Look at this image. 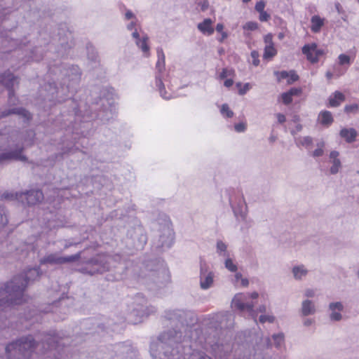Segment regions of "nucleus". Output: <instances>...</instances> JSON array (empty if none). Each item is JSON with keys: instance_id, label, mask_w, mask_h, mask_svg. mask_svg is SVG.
I'll list each match as a JSON object with an SVG mask.
<instances>
[{"instance_id": "nucleus-1", "label": "nucleus", "mask_w": 359, "mask_h": 359, "mask_svg": "<svg viewBox=\"0 0 359 359\" xmlns=\"http://www.w3.org/2000/svg\"><path fill=\"white\" fill-rule=\"evenodd\" d=\"M184 340L182 332L175 329L161 333L156 343L158 359H180V344Z\"/></svg>"}, {"instance_id": "nucleus-2", "label": "nucleus", "mask_w": 359, "mask_h": 359, "mask_svg": "<svg viewBox=\"0 0 359 359\" xmlns=\"http://www.w3.org/2000/svg\"><path fill=\"white\" fill-rule=\"evenodd\" d=\"M113 257L107 254H98L90 258L81 256L78 261L77 271L89 276L102 274L112 268Z\"/></svg>"}, {"instance_id": "nucleus-3", "label": "nucleus", "mask_w": 359, "mask_h": 359, "mask_svg": "<svg viewBox=\"0 0 359 359\" xmlns=\"http://www.w3.org/2000/svg\"><path fill=\"white\" fill-rule=\"evenodd\" d=\"M36 347V341L32 335L22 337L6 346L8 359H29Z\"/></svg>"}, {"instance_id": "nucleus-4", "label": "nucleus", "mask_w": 359, "mask_h": 359, "mask_svg": "<svg viewBox=\"0 0 359 359\" xmlns=\"http://www.w3.org/2000/svg\"><path fill=\"white\" fill-rule=\"evenodd\" d=\"M140 277L145 280L147 285L155 284L158 287L164 283L167 278V271L163 267V263L158 259L147 261L144 263V269H142Z\"/></svg>"}, {"instance_id": "nucleus-5", "label": "nucleus", "mask_w": 359, "mask_h": 359, "mask_svg": "<svg viewBox=\"0 0 359 359\" xmlns=\"http://www.w3.org/2000/svg\"><path fill=\"white\" fill-rule=\"evenodd\" d=\"M23 143L8 145V148L0 153V165L4 166L13 161L27 162L28 158L24 155Z\"/></svg>"}, {"instance_id": "nucleus-6", "label": "nucleus", "mask_w": 359, "mask_h": 359, "mask_svg": "<svg viewBox=\"0 0 359 359\" xmlns=\"http://www.w3.org/2000/svg\"><path fill=\"white\" fill-rule=\"evenodd\" d=\"M165 317L170 321L180 323L182 326L191 327L198 322L196 315L187 310H168L165 311Z\"/></svg>"}, {"instance_id": "nucleus-7", "label": "nucleus", "mask_w": 359, "mask_h": 359, "mask_svg": "<svg viewBox=\"0 0 359 359\" xmlns=\"http://www.w3.org/2000/svg\"><path fill=\"white\" fill-rule=\"evenodd\" d=\"M65 78L62 81V88L66 86L67 90L71 95L76 91V87L81 80V71L77 65H72L62 69Z\"/></svg>"}, {"instance_id": "nucleus-8", "label": "nucleus", "mask_w": 359, "mask_h": 359, "mask_svg": "<svg viewBox=\"0 0 359 359\" xmlns=\"http://www.w3.org/2000/svg\"><path fill=\"white\" fill-rule=\"evenodd\" d=\"M82 251L67 257H61L57 253H51L44 256L39 260L40 264L62 265L72 263L81 258Z\"/></svg>"}, {"instance_id": "nucleus-9", "label": "nucleus", "mask_w": 359, "mask_h": 359, "mask_svg": "<svg viewBox=\"0 0 359 359\" xmlns=\"http://www.w3.org/2000/svg\"><path fill=\"white\" fill-rule=\"evenodd\" d=\"M157 56L158 61L156 67L158 70V74L156 75V86L159 90L161 96L165 100H169L172 96L165 90V86L160 75L165 69V55L161 48H157Z\"/></svg>"}, {"instance_id": "nucleus-10", "label": "nucleus", "mask_w": 359, "mask_h": 359, "mask_svg": "<svg viewBox=\"0 0 359 359\" xmlns=\"http://www.w3.org/2000/svg\"><path fill=\"white\" fill-rule=\"evenodd\" d=\"M173 240V231L169 224H166L161 229L158 237L154 241V245L160 251H163L171 247Z\"/></svg>"}, {"instance_id": "nucleus-11", "label": "nucleus", "mask_w": 359, "mask_h": 359, "mask_svg": "<svg viewBox=\"0 0 359 359\" xmlns=\"http://www.w3.org/2000/svg\"><path fill=\"white\" fill-rule=\"evenodd\" d=\"M252 299H257L259 296L257 292H254L250 294H237L234 296L232 300V306L237 309L241 311H252L254 308V304L252 303H245V302L247 300L248 297Z\"/></svg>"}, {"instance_id": "nucleus-12", "label": "nucleus", "mask_w": 359, "mask_h": 359, "mask_svg": "<svg viewBox=\"0 0 359 359\" xmlns=\"http://www.w3.org/2000/svg\"><path fill=\"white\" fill-rule=\"evenodd\" d=\"M19 78L15 76L9 70L4 72L0 74V93L4 89H10L18 86Z\"/></svg>"}, {"instance_id": "nucleus-13", "label": "nucleus", "mask_w": 359, "mask_h": 359, "mask_svg": "<svg viewBox=\"0 0 359 359\" xmlns=\"http://www.w3.org/2000/svg\"><path fill=\"white\" fill-rule=\"evenodd\" d=\"M20 201L28 205H34L43 199V194L41 190H30L25 193L20 194Z\"/></svg>"}, {"instance_id": "nucleus-14", "label": "nucleus", "mask_w": 359, "mask_h": 359, "mask_svg": "<svg viewBox=\"0 0 359 359\" xmlns=\"http://www.w3.org/2000/svg\"><path fill=\"white\" fill-rule=\"evenodd\" d=\"M302 53L306 56L308 60L316 63L318 61L319 57L324 54V50L318 49L316 43H311L304 46Z\"/></svg>"}, {"instance_id": "nucleus-15", "label": "nucleus", "mask_w": 359, "mask_h": 359, "mask_svg": "<svg viewBox=\"0 0 359 359\" xmlns=\"http://www.w3.org/2000/svg\"><path fill=\"white\" fill-rule=\"evenodd\" d=\"M214 273L208 272L205 265L201 264L200 286L203 290L210 287L213 283Z\"/></svg>"}, {"instance_id": "nucleus-16", "label": "nucleus", "mask_w": 359, "mask_h": 359, "mask_svg": "<svg viewBox=\"0 0 359 359\" xmlns=\"http://www.w3.org/2000/svg\"><path fill=\"white\" fill-rule=\"evenodd\" d=\"M43 347L46 350L60 349L61 344L59 337L55 334H47L42 341Z\"/></svg>"}, {"instance_id": "nucleus-17", "label": "nucleus", "mask_w": 359, "mask_h": 359, "mask_svg": "<svg viewBox=\"0 0 359 359\" xmlns=\"http://www.w3.org/2000/svg\"><path fill=\"white\" fill-rule=\"evenodd\" d=\"M11 114H18L26 118H29L30 114L28 111L25 109L24 108H12V109H5L0 110V119L7 117Z\"/></svg>"}, {"instance_id": "nucleus-18", "label": "nucleus", "mask_w": 359, "mask_h": 359, "mask_svg": "<svg viewBox=\"0 0 359 359\" xmlns=\"http://www.w3.org/2000/svg\"><path fill=\"white\" fill-rule=\"evenodd\" d=\"M339 153L337 151H332L330 154V163L332 164L330 168L332 175L338 173L341 168V161L339 159Z\"/></svg>"}, {"instance_id": "nucleus-19", "label": "nucleus", "mask_w": 359, "mask_h": 359, "mask_svg": "<svg viewBox=\"0 0 359 359\" xmlns=\"http://www.w3.org/2000/svg\"><path fill=\"white\" fill-rule=\"evenodd\" d=\"M212 24V20L210 18H206L202 22L198 23L197 27L203 34L211 35L214 32Z\"/></svg>"}, {"instance_id": "nucleus-20", "label": "nucleus", "mask_w": 359, "mask_h": 359, "mask_svg": "<svg viewBox=\"0 0 359 359\" xmlns=\"http://www.w3.org/2000/svg\"><path fill=\"white\" fill-rule=\"evenodd\" d=\"M357 131L354 128H343L340 131V136L348 143L353 142L357 137Z\"/></svg>"}, {"instance_id": "nucleus-21", "label": "nucleus", "mask_w": 359, "mask_h": 359, "mask_svg": "<svg viewBox=\"0 0 359 359\" xmlns=\"http://www.w3.org/2000/svg\"><path fill=\"white\" fill-rule=\"evenodd\" d=\"M316 308L313 303L311 300H304L302 304V314L307 316L315 313Z\"/></svg>"}, {"instance_id": "nucleus-22", "label": "nucleus", "mask_w": 359, "mask_h": 359, "mask_svg": "<svg viewBox=\"0 0 359 359\" xmlns=\"http://www.w3.org/2000/svg\"><path fill=\"white\" fill-rule=\"evenodd\" d=\"M311 22V29L314 33L319 32L322 27L324 25V20L322 19L319 15L312 16Z\"/></svg>"}, {"instance_id": "nucleus-23", "label": "nucleus", "mask_w": 359, "mask_h": 359, "mask_svg": "<svg viewBox=\"0 0 359 359\" xmlns=\"http://www.w3.org/2000/svg\"><path fill=\"white\" fill-rule=\"evenodd\" d=\"M134 310L140 316H149V314L154 313L156 309L154 306H144L142 304L138 305V307H135Z\"/></svg>"}, {"instance_id": "nucleus-24", "label": "nucleus", "mask_w": 359, "mask_h": 359, "mask_svg": "<svg viewBox=\"0 0 359 359\" xmlns=\"http://www.w3.org/2000/svg\"><path fill=\"white\" fill-rule=\"evenodd\" d=\"M345 100V96L344 94L339 91H336L334 93L333 97H330L329 99L330 104L332 107H338L341 102H344Z\"/></svg>"}, {"instance_id": "nucleus-25", "label": "nucleus", "mask_w": 359, "mask_h": 359, "mask_svg": "<svg viewBox=\"0 0 359 359\" xmlns=\"http://www.w3.org/2000/svg\"><path fill=\"white\" fill-rule=\"evenodd\" d=\"M148 40L149 37L146 34L142 39L136 41V45L146 54V56H148L149 54V46L147 44Z\"/></svg>"}, {"instance_id": "nucleus-26", "label": "nucleus", "mask_w": 359, "mask_h": 359, "mask_svg": "<svg viewBox=\"0 0 359 359\" xmlns=\"http://www.w3.org/2000/svg\"><path fill=\"white\" fill-rule=\"evenodd\" d=\"M184 359H212L205 352L198 350H193Z\"/></svg>"}, {"instance_id": "nucleus-27", "label": "nucleus", "mask_w": 359, "mask_h": 359, "mask_svg": "<svg viewBox=\"0 0 359 359\" xmlns=\"http://www.w3.org/2000/svg\"><path fill=\"white\" fill-rule=\"evenodd\" d=\"M320 123L325 126H329L333 122V118L331 112L328 111H322L319 115Z\"/></svg>"}, {"instance_id": "nucleus-28", "label": "nucleus", "mask_w": 359, "mask_h": 359, "mask_svg": "<svg viewBox=\"0 0 359 359\" xmlns=\"http://www.w3.org/2000/svg\"><path fill=\"white\" fill-rule=\"evenodd\" d=\"M294 277L297 280H300L302 276H306L308 271L303 265L294 266L292 269Z\"/></svg>"}, {"instance_id": "nucleus-29", "label": "nucleus", "mask_w": 359, "mask_h": 359, "mask_svg": "<svg viewBox=\"0 0 359 359\" xmlns=\"http://www.w3.org/2000/svg\"><path fill=\"white\" fill-rule=\"evenodd\" d=\"M8 223L7 210L4 206L0 205V230L4 228Z\"/></svg>"}, {"instance_id": "nucleus-30", "label": "nucleus", "mask_w": 359, "mask_h": 359, "mask_svg": "<svg viewBox=\"0 0 359 359\" xmlns=\"http://www.w3.org/2000/svg\"><path fill=\"white\" fill-rule=\"evenodd\" d=\"M79 148L78 147H63L62 149V151L60 153H58V154H55L54 155V157H55V159H58V158H60V159H62L63 158V156L65 154H71V153H75L77 151H79Z\"/></svg>"}, {"instance_id": "nucleus-31", "label": "nucleus", "mask_w": 359, "mask_h": 359, "mask_svg": "<svg viewBox=\"0 0 359 359\" xmlns=\"http://www.w3.org/2000/svg\"><path fill=\"white\" fill-rule=\"evenodd\" d=\"M295 143L297 146L309 147L313 144V139L310 136L300 137L295 139Z\"/></svg>"}, {"instance_id": "nucleus-32", "label": "nucleus", "mask_w": 359, "mask_h": 359, "mask_svg": "<svg viewBox=\"0 0 359 359\" xmlns=\"http://www.w3.org/2000/svg\"><path fill=\"white\" fill-rule=\"evenodd\" d=\"M276 53L277 51L273 46H266L263 57L266 60L271 59Z\"/></svg>"}, {"instance_id": "nucleus-33", "label": "nucleus", "mask_w": 359, "mask_h": 359, "mask_svg": "<svg viewBox=\"0 0 359 359\" xmlns=\"http://www.w3.org/2000/svg\"><path fill=\"white\" fill-rule=\"evenodd\" d=\"M247 205L245 203L239 206L238 208H233V212L236 217L238 215L242 219H245L246 217Z\"/></svg>"}, {"instance_id": "nucleus-34", "label": "nucleus", "mask_w": 359, "mask_h": 359, "mask_svg": "<svg viewBox=\"0 0 359 359\" xmlns=\"http://www.w3.org/2000/svg\"><path fill=\"white\" fill-rule=\"evenodd\" d=\"M226 245L222 241H218L217 242V251L218 253H219L220 255L223 257L229 256V254L226 252Z\"/></svg>"}, {"instance_id": "nucleus-35", "label": "nucleus", "mask_w": 359, "mask_h": 359, "mask_svg": "<svg viewBox=\"0 0 359 359\" xmlns=\"http://www.w3.org/2000/svg\"><path fill=\"white\" fill-rule=\"evenodd\" d=\"M20 193H11V192H4L1 195V199L4 200H8V201H14V200H18L20 201Z\"/></svg>"}, {"instance_id": "nucleus-36", "label": "nucleus", "mask_w": 359, "mask_h": 359, "mask_svg": "<svg viewBox=\"0 0 359 359\" xmlns=\"http://www.w3.org/2000/svg\"><path fill=\"white\" fill-rule=\"evenodd\" d=\"M276 347L279 348L284 342V334L283 333L274 334L272 336Z\"/></svg>"}, {"instance_id": "nucleus-37", "label": "nucleus", "mask_w": 359, "mask_h": 359, "mask_svg": "<svg viewBox=\"0 0 359 359\" xmlns=\"http://www.w3.org/2000/svg\"><path fill=\"white\" fill-rule=\"evenodd\" d=\"M329 309L330 311H342L344 310V306L340 302H332L329 304Z\"/></svg>"}, {"instance_id": "nucleus-38", "label": "nucleus", "mask_w": 359, "mask_h": 359, "mask_svg": "<svg viewBox=\"0 0 359 359\" xmlns=\"http://www.w3.org/2000/svg\"><path fill=\"white\" fill-rule=\"evenodd\" d=\"M6 90L8 92V102L11 104H15L17 98L15 95V88H11Z\"/></svg>"}, {"instance_id": "nucleus-39", "label": "nucleus", "mask_w": 359, "mask_h": 359, "mask_svg": "<svg viewBox=\"0 0 359 359\" xmlns=\"http://www.w3.org/2000/svg\"><path fill=\"white\" fill-rule=\"evenodd\" d=\"M221 113L226 115L228 118H231L233 115V112L229 109L227 104H223L221 108Z\"/></svg>"}, {"instance_id": "nucleus-40", "label": "nucleus", "mask_w": 359, "mask_h": 359, "mask_svg": "<svg viewBox=\"0 0 359 359\" xmlns=\"http://www.w3.org/2000/svg\"><path fill=\"white\" fill-rule=\"evenodd\" d=\"M138 236H139L138 243L136 244L135 248L137 249H142L147 242V237H146V235H144L142 233Z\"/></svg>"}, {"instance_id": "nucleus-41", "label": "nucleus", "mask_w": 359, "mask_h": 359, "mask_svg": "<svg viewBox=\"0 0 359 359\" xmlns=\"http://www.w3.org/2000/svg\"><path fill=\"white\" fill-rule=\"evenodd\" d=\"M341 311H331L330 315V319L332 321H340L342 319V315L340 313Z\"/></svg>"}, {"instance_id": "nucleus-42", "label": "nucleus", "mask_w": 359, "mask_h": 359, "mask_svg": "<svg viewBox=\"0 0 359 359\" xmlns=\"http://www.w3.org/2000/svg\"><path fill=\"white\" fill-rule=\"evenodd\" d=\"M225 267L231 272H235L237 270V266L233 263L231 259L228 258L225 261Z\"/></svg>"}, {"instance_id": "nucleus-43", "label": "nucleus", "mask_w": 359, "mask_h": 359, "mask_svg": "<svg viewBox=\"0 0 359 359\" xmlns=\"http://www.w3.org/2000/svg\"><path fill=\"white\" fill-rule=\"evenodd\" d=\"M358 111V105L357 104L346 105L344 107V111L346 113L355 114Z\"/></svg>"}, {"instance_id": "nucleus-44", "label": "nucleus", "mask_w": 359, "mask_h": 359, "mask_svg": "<svg viewBox=\"0 0 359 359\" xmlns=\"http://www.w3.org/2000/svg\"><path fill=\"white\" fill-rule=\"evenodd\" d=\"M259 320L262 323H264L266 321L272 323L275 321V317L273 316L261 315L259 316Z\"/></svg>"}, {"instance_id": "nucleus-45", "label": "nucleus", "mask_w": 359, "mask_h": 359, "mask_svg": "<svg viewBox=\"0 0 359 359\" xmlns=\"http://www.w3.org/2000/svg\"><path fill=\"white\" fill-rule=\"evenodd\" d=\"M339 64L341 65H349L350 64V57L345 54H341L339 56Z\"/></svg>"}, {"instance_id": "nucleus-46", "label": "nucleus", "mask_w": 359, "mask_h": 359, "mask_svg": "<svg viewBox=\"0 0 359 359\" xmlns=\"http://www.w3.org/2000/svg\"><path fill=\"white\" fill-rule=\"evenodd\" d=\"M281 97H282L283 103L287 105L290 104L292 101V96H290V95L287 93V91L285 93H283L281 95Z\"/></svg>"}, {"instance_id": "nucleus-47", "label": "nucleus", "mask_w": 359, "mask_h": 359, "mask_svg": "<svg viewBox=\"0 0 359 359\" xmlns=\"http://www.w3.org/2000/svg\"><path fill=\"white\" fill-rule=\"evenodd\" d=\"M289 79L287 80L288 84H292L293 82L297 81L299 79V76L295 73L294 71L289 72Z\"/></svg>"}, {"instance_id": "nucleus-48", "label": "nucleus", "mask_w": 359, "mask_h": 359, "mask_svg": "<svg viewBox=\"0 0 359 359\" xmlns=\"http://www.w3.org/2000/svg\"><path fill=\"white\" fill-rule=\"evenodd\" d=\"M243 29L251 31L255 30L257 29V23L255 22H248L243 25Z\"/></svg>"}, {"instance_id": "nucleus-49", "label": "nucleus", "mask_w": 359, "mask_h": 359, "mask_svg": "<svg viewBox=\"0 0 359 359\" xmlns=\"http://www.w3.org/2000/svg\"><path fill=\"white\" fill-rule=\"evenodd\" d=\"M251 57L253 59L252 64L255 66H258L259 64V53L257 50H252L251 52Z\"/></svg>"}, {"instance_id": "nucleus-50", "label": "nucleus", "mask_w": 359, "mask_h": 359, "mask_svg": "<svg viewBox=\"0 0 359 359\" xmlns=\"http://www.w3.org/2000/svg\"><path fill=\"white\" fill-rule=\"evenodd\" d=\"M302 92V90L300 88H292L287 91L290 96H299L301 95Z\"/></svg>"}, {"instance_id": "nucleus-51", "label": "nucleus", "mask_w": 359, "mask_h": 359, "mask_svg": "<svg viewBox=\"0 0 359 359\" xmlns=\"http://www.w3.org/2000/svg\"><path fill=\"white\" fill-rule=\"evenodd\" d=\"M233 69H224L222 72V73L219 75L220 79H223L224 78H226L227 76H230L233 75Z\"/></svg>"}, {"instance_id": "nucleus-52", "label": "nucleus", "mask_w": 359, "mask_h": 359, "mask_svg": "<svg viewBox=\"0 0 359 359\" xmlns=\"http://www.w3.org/2000/svg\"><path fill=\"white\" fill-rule=\"evenodd\" d=\"M234 128L236 131L241 133L245 131V130L246 129V125L243 123H239L234 126Z\"/></svg>"}, {"instance_id": "nucleus-53", "label": "nucleus", "mask_w": 359, "mask_h": 359, "mask_svg": "<svg viewBox=\"0 0 359 359\" xmlns=\"http://www.w3.org/2000/svg\"><path fill=\"white\" fill-rule=\"evenodd\" d=\"M274 74L276 75H279L280 76L278 78V80L280 81V79H286L287 77H289V72H286V71H282L280 72H275Z\"/></svg>"}, {"instance_id": "nucleus-54", "label": "nucleus", "mask_w": 359, "mask_h": 359, "mask_svg": "<svg viewBox=\"0 0 359 359\" xmlns=\"http://www.w3.org/2000/svg\"><path fill=\"white\" fill-rule=\"evenodd\" d=\"M250 90V83H246L245 84H244L243 87V88H241L239 90H238V93L239 95H245L247 91H248Z\"/></svg>"}, {"instance_id": "nucleus-55", "label": "nucleus", "mask_w": 359, "mask_h": 359, "mask_svg": "<svg viewBox=\"0 0 359 359\" xmlns=\"http://www.w3.org/2000/svg\"><path fill=\"white\" fill-rule=\"evenodd\" d=\"M265 4L263 1H259L255 5V9L257 12L261 13L264 11Z\"/></svg>"}, {"instance_id": "nucleus-56", "label": "nucleus", "mask_w": 359, "mask_h": 359, "mask_svg": "<svg viewBox=\"0 0 359 359\" xmlns=\"http://www.w3.org/2000/svg\"><path fill=\"white\" fill-rule=\"evenodd\" d=\"M264 42L266 43V46H273L272 35L271 34H269L265 36Z\"/></svg>"}, {"instance_id": "nucleus-57", "label": "nucleus", "mask_w": 359, "mask_h": 359, "mask_svg": "<svg viewBox=\"0 0 359 359\" xmlns=\"http://www.w3.org/2000/svg\"><path fill=\"white\" fill-rule=\"evenodd\" d=\"M259 20L261 21H267L270 18V15L265 11L259 13Z\"/></svg>"}, {"instance_id": "nucleus-58", "label": "nucleus", "mask_w": 359, "mask_h": 359, "mask_svg": "<svg viewBox=\"0 0 359 359\" xmlns=\"http://www.w3.org/2000/svg\"><path fill=\"white\" fill-rule=\"evenodd\" d=\"M324 154V150L322 149L317 148L316 150H314L312 153V156L313 157H319L322 156Z\"/></svg>"}, {"instance_id": "nucleus-59", "label": "nucleus", "mask_w": 359, "mask_h": 359, "mask_svg": "<svg viewBox=\"0 0 359 359\" xmlns=\"http://www.w3.org/2000/svg\"><path fill=\"white\" fill-rule=\"evenodd\" d=\"M199 5L201 6V11H205L209 6V2L208 0H204L203 2L200 3Z\"/></svg>"}, {"instance_id": "nucleus-60", "label": "nucleus", "mask_w": 359, "mask_h": 359, "mask_svg": "<svg viewBox=\"0 0 359 359\" xmlns=\"http://www.w3.org/2000/svg\"><path fill=\"white\" fill-rule=\"evenodd\" d=\"M302 125L297 124L295 127V129L291 130V134L292 135H295L297 133L300 132L302 130Z\"/></svg>"}, {"instance_id": "nucleus-61", "label": "nucleus", "mask_w": 359, "mask_h": 359, "mask_svg": "<svg viewBox=\"0 0 359 359\" xmlns=\"http://www.w3.org/2000/svg\"><path fill=\"white\" fill-rule=\"evenodd\" d=\"M315 295V292L312 289H307L305 292V296L307 297H313Z\"/></svg>"}, {"instance_id": "nucleus-62", "label": "nucleus", "mask_w": 359, "mask_h": 359, "mask_svg": "<svg viewBox=\"0 0 359 359\" xmlns=\"http://www.w3.org/2000/svg\"><path fill=\"white\" fill-rule=\"evenodd\" d=\"M276 116H277V118H278V121L280 123H284L285 121V120H286L285 116L283 114H280V113L277 114Z\"/></svg>"}, {"instance_id": "nucleus-63", "label": "nucleus", "mask_w": 359, "mask_h": 359, "mask_svg": "<svg viewBox=\"0 0 359 359\" xmlns=\"http://www.w3.org/2000/svg\"><path fill=\"white\" fill-rule=\"evenodd\" d=\"M125 17L127 20H130L131 18H135L134 14L130 11H128L126 14H125Z\"/></svg>"}, {"instance_id": "nucleus-64", "label": "nucleus", "mask_w": 359, "mask_h": 359, "mask_svg": "<svg viewBox=\"0 0 359 359\" xmlns=\"http://www.w3.org/2000/svg\"><path fill=\"white\" fill-rule=\"evenodd\" d=\"M233 83V81L231 79H226L225 81H224V85L227 87V88H229L231 87Z\"/></svg>"}]
</instances>
